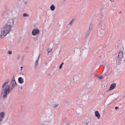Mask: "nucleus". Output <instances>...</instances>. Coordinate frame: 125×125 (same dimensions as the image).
<instances>
[{
    "mask_svg": "<svg viewBox=\"0 0 125 125\" xmlns=\"http://www.w3.org/2000/svg\"><path fill=\"white\" fill-rule=\"evenodd\" d=\"M8 83H9V79H7L2 86L1 94L2 95L3 98L4 99L7 98V95L9 94L12 91V90L15 88L17 85L14 76H13V78L10 81V86L8 85Z\"/></svg>",
    "mask_w": 125,
    "mask_h": 125,
    "instance_id": "obj_1",
    "label": "nucleus"
},
{
    "mask_svg": "<svg viewBox=\"0 0 125 125\" xmlns=\"http://www.w3.org/2000/svg\"><path fill=\"white\" fill-rule=\"evenodd\" d=\"M14 25V19L13 18H10L8 20L6 24H5L3 27L6 28V29H7L9 30V31H10L11 32V30H12V27Z\"/></svg>",
    "mask_w": 125,
    "mask_h": 125,
    "instance_id": "obj_2",
    "label": "nucleus"
},
{
    "mask_svg": "<svg viewBox=\"0 0 125 125\" xmlns=\"http://www.w3.org/2000/svg\"><path fill=\"white\" fill-rule=\"evenodd\" d=\"M10 32L9 30L3 26L0 31V39H4L8 34L10 33Z\"/></svg>",
    "mask_w": 125,
    "mask_h": 125,
    "instance_id": "obj_3",
    "label": "nucleus"
},
{
    "mask_svg": "<svg viewBox=\"0 0 125 125\" xmlns=\"http://www.w3.org/2000/svg\"><path fill=\"white\" fill-rule=\"evenodd\" d=\"M123 58H124V51H120L119 53L118 56V62L119 65L122 63V61Z\"/></svg>",
    "mask_w": 125,
    "mask_h": 125,
    "instance_id": "obj_4",
    "label": "nucleus"
},
{
    "mask_svg": "<svg viewBox=\"0 0 125 125\" xmlns=\"http://www.w3.org/2000/svg\"><path fill=\"white\" fill-rule=\"evenodd\" d=\"M40 31L38 28L33 29L32 31V36H37V35H39L40 33Z\"/></svg>",
    "mask_w": 125,
    "mask_h": 125,
    "instance_id": "obj_5",
    "label": "nucleus"
},
{
    "mask_svg": "<svg viewBox=\"0 0 125 125\" xmlns=\"http://www.w3.org/2000/svg\"><path fill=\"white\" fill-rule=\"evenodd\" d=\"M5 117V114L4 112H1L0 113V123H2L3 119Z\"/></svg>",
    "mask_w": 125,
    "mask_h": 125,
    "instance_id": "obj_6",
    "label": "nucleus"
},
{
    "mask_svg": "<svg viewBox=\"0 0 125 125\" xmlns=\"http://www.w3.org/2000/svg\"><path fill=\"white\" fill-rule=\"evenodd\" d=\"M39 60H40V55H39L37 60L35 62V69H38L39 66Z\"/></svg>",
    "mask_w": 125,
    "mask_h": 125,
    "instance_id": "obj_7",
    "label": "nucleus"
},
{
    "mask_svg": "<svg viewBox=\"0 0 125 125\" xmlns=\"http://www.w3.org/2000/svg\"><path fill=\"white\" fill-rule=\"evenodd\" d=\"M105 34V30L104 29H102L100 31L99 35L101 37V38H102L103 36Z\"/></svg>",
    "mask_w": 125,
    "mask_h": 125,
    "instance_id": "obj_8",
    "label": "nucleus"
},
{
    "mask_svg": "<svg viewBox=\"0 0 125 125\" xmlns=\"http://www.w3.org/2000/svg\"><path fill=\"white\" fill-rule=\"evenodd\" d=\"M117 86V84L115 83H113L110 85V87L109 88V90H113V89H114V88Z\"/></svg>",
    "mask_w": 125,
    "mask_h": 125,
    "instance_id": "obj_9",
    "label": "nucleus"
},
{
    "mask_svg": "<svg viewBox=\"0 0 125 125\" xmlns=\"http://www.w3.org/2000/svg\"><path fill=\"white\" fill-rule=\"evenodd\" d=\"M74 19H72L66 26V28H70L74 24Z\"/></svg>",
    "mask_w": 125,
    "mask_h": 125,
    "instance_id": "obj_10",
    "label": "nucleus"
},
{
    "mask_svg": "<svg viewBox=\"0 0 125 125\" xmlns=\"http://www.w3.org/2000/svg\"><path fill=\"white\" fill-rule=\"evenodd\" d=\"M59 106V103H54V104H53V107L54 109H57L58 108V106Z\"/></svg>",
    "mask_w": 125,
    "mask_h": 125,
    "instance_id": "obj_11",
    "label": "nucleus"
},
{
    "mask_svg": "<svg viewBox=\"0 0 125 125\" xmlns=\"http://www.w3.org/2000/svg\"><path fill=\"white\" fill-rule=\"evenodd\" d=\"M18 82L19 83L22 84V83H24V79L22 77H19L18 78Z\"/></svg>",
    "mask_w": 125,
    "mask_h": 125,
    "instance_id": "obj_12",
    "label": "nucleus"
},
{
    "mask_svg": "<svg viewBox=\"0 0 125 125\" xmlns=\"http://www.w3.org/2000/svg\"><path fill=\"white\" fill-rule=\"evenodd\" d=\"M95 116L98 118V119H100V114L99 113V111H96L95 112Z\"/></svg>",
    "mask_w": 125,
    "mask_h": 125,
    "instance_id": "obj_13",
    "label": "nucleus"
},
{
    "mask_svg": "<svg viewBox=\"0 0 125 125\" xmlns=\"http://www.w3.org/2000/svg\"><path fill=\"white\" fill-rule=\"evenodd\" d=\"M11 121V118H8L5 122L6 125H10V122Z\"/></svg>",
    "mask_w": 125,
    "mask_h": 125,
    "instance_id": "obj_14",
    "label": "nucleus"
},
{
    "mask_svg": "<svg viewBox=\"0 0 125 125\" xmlns=\"http://www.w3.org/2000/svg\"><path fill=\"white\" fill-rule=\"evenodd\" d=\"M90 33H91V31H90L89 30L87 31V32L85 34V38H88V37H89V35H90Z\"/></svg>",
    "mask_w": 125,
    "mask_h": 125,
    "instance_id": "obj_15",
    "label": "nucleus"
},
{
    "mask_svg": "<svg viewBox=\"0 0 125 125\" xmlns=\"http://www.w3.org/2000/svg\"><path fill=\"white\" fill-rule=\"evenodd\" d=\"M83 51H84V52H85V53H87V52H89V47H84V49L83 50Z\"/></svg>",
    "mask_w": 125,
    "mask_h": 125,
    "instance_id": "obj_16",
    "label": "nucleus"
},
{
    "mask_svg": "<svg viewBox=\"0 0 125 125\" xmlns=\"http://www.w3.org/2000/svg\"><path fill=\"white\" fill-rule=\"evenodd\" d=\"M50 8L52 11H54L55 10V6L54 4H52Z\"/></svg>",
    "mask_w": 125,
    "mask_h": 125,
    "instance_id": "obj_17",
    "label": "nucleus"
},
{
    "mask_svg": "<svg viewBox=\"0 0 125 125\" xmlns=\"http://www.w3.org/2000/svg\"><path fill=\"white\" fill-rule=\"evenodd\" d=\"M93 25H92V24H90L89 27H88V31H90V32H91V30H92V27H93Z\"/></svg>",
    "mask_w": 125,
    "mask_h": 125,
    "instance_id": "obj_18",
    "label": "nucleus"
},
{
    "mask_svg": "<svg viewBox=\"0 0 125 125\" xmlns=\"http://www.w3.org/2000/svg\"><path fill=\"white\" fill-rule=\"evenodd\" d=\"M28 16H29V14H28L24 13L23 14V17H28Z\"/></svg>",
    "mask_w": 125,
    "mask_h": 125,
    "instance_id": "obj_19",
    "label": "nucleus"
},
{
    "mask_svg": "<svg viewBox=\"0 0 125 125\" xmlns=\"http://www.w3.org/2000/svg\"><path fill=\"white\" fill-rule=\"evenodd\" d=\"M64 65V62H62L60 66V69H62V67H63V65Z\"/></svg>",
    "mask_w": 125,
    "mask_h": 125,
    "instance_id": "obj_20",
    "label": "nucleus"
},
{
    "mask_svg": "<svg viewBox=\"0 0 125 125\" xmlns=\"http://www.w3.org/2000/svg\"><path fill=\"white\" fill-rule=\"evenodd\" d=\"M77 78H78V76H75L73 78V80H74V82H77V81H78V79H77Z\"/></svg>",
    "mask_w": 125,
    "mask_h": 125,
    "instance_id": "obj_21",
    "label": "nucleus"
},
{
    "mask_svg": "<svg viewBox=\"0 0 125 125\" xmlns=\"http://www.w3.org/2000/svg\"><path fill=\"white\" fill-rule=\"evenodd\" d=\"M104 27H105V23H102L101 25V28H104Z\"/></svg>",
    "mask_w": 125,
    "mask_h": 125,
    "instance_id": "obj_22",
    "label": "nucleus"
},
{
    "mask_svg": "<svg viewBox=\"0 0 125 125\" xmlns=\"http://www.w3.org/2000/svg\"><path fill=\"white\" fill-rule=\"evenodd\" d=\"M101 11H103V10H105V7H102L100 9Z\"/></svg>",
    "mask_w": 125,
    "mask_h": 125,
    "instance_id": "obj_23",
    "label": "nucleus"
},
{
    "mask_svg": "<svg viewBox=\"0 0 125 125\" xmlns=\"http://www.w3.org/2000/svg\"><path fill=\"white\" fill-rule=\"evenodd\" d=\"M52 51V49H48V53H50Z\"/></svg>",
    "mask_w": 125,
    "mask_h": 125,
    "instance_id": "obj_24",
    "label": "nucleus"
},
{
    "mask_svg": "<svg viewBox=\"0 0 125 125\" xmlns=\"http://www.w3.org/2000/svg\"><path fill=\"white\" fill-rule=\"evenodd\" d=\"M66 104H67V105H70V102L68 101H65Z\"/></svg>",
    "mask_w": 125,
    "mask_h": 125,
    "instance_id": "obj_25",
    "label": "nucleus"
},
{
    "mask_svg": "<svg viewBox=\"0 0 125 125\" xmlns=\"http://www.w3.org/2000/svg\"><path fill=\"white\" fill-rule=\"evenodd\" d=\"M8 54L11 55V54H12V51H9L8 52Z\"/></svg>",
    "mask_w": 125,
    "mask_h": 125,
    "instance_id": "obj_26",
    "label": "nucleus"
},
{
    "mask_svg": "<svg viewBox=\"0 0 125 125\" xmlns=\"http://www.w3.org/2000/svg\"><path fill=\"white\" fill-rule=\"evenodd\" d=\"M99 78L100 79V80H102V79H103V76H101L99 77Z\"/></svg>",
    "mask_w": 125,
    "mask_h": 125,
    "instance_id": "obj_27",
    "label": "nucleus"
},
{
    "mask_svg": "<svg viewBox=\"0 0 125 125\" xmlns=\"http://www.w3.org/2000/svg\"><path fill=\"white\" fill-rule=\"evenodd\" d=\"M33 40H34V41L38 40V37H35V38H33Z\"/></svg>",
    "mask_w": 125,
    "mask_h": 125,
    "instance_id": "obj_28",
    "label": "nucleus"
},
{
    "mask_svg": "<svg viewBox=\"0 0 125 125\" xmlns=\"http://www.w3.org/2000/svg\"><path fill=\"white\" fill-rule=\"evenodd\" d=\"M17 59H18V60L20 59V55H18V56L17 57Z\"/></svg>",
    "mask_w": 125,
    "mask_h": 125,
    "instance_id": "obj_29",
    "label": "nucleus"
},
{
    "mask_svg": "<svg viewBox=\"0 0 125 125\" xmlns=\"http://www.w3.org/2000/svg\"><path fill=\"white\" fill-rule=\"evenodd\" d=\"M89 121L86 122V125H89Z\"/></svg>",
    "mask_w": 125,
    "mask_h": 125,
    "instance_id": "obj_30",
    "label": "nucleus"
},
{
    "mask_svg": "<svg viewBox=\"0 0 125 125\" xmlns=\"http://www.w3.org/2000/svg\"><path fill=\"white\" fill-rule=\"evenodd\" d=\"M21 61H24V57H22Z\"/></svg>",
    "mask_w": 125,
    "mask_h": 125,
    "instance_id": "obj_31",
    "label": "nucleus"
},
{
    "mask_svg": "<svg viewBox=\"0 0 125 125\" xmlns=\"http://www.w3.org/2000/svg\"><path fill=\"white\" fill-rule=\"evenodd\" d=\"M24 4L26 5L27 3H28V2L27 1H25L24 2Z\"/></svg>",
    "mask_w": 125,
    "mask_h": 125,
    "instance_id": "obj_32",
    "label": "nucleus"
},
{
    "mask_svg": "<svg viewBox=\"0 0 125 125\" xmlns=\"http://www.w3.org/2000/svg\"><path fill=\"white\" fill-rule=\"evenodd\" d=\"M118 109H119V107L118 106L115 107V109L116 110H118Z\"/></svg>",
    "mask_w": 125,
    "mask_h": 125,
    "instance_id": "obj_33",
    "label": "nucleus"
},
{
    "mask_svg": "<svg viewBox=\"0 0 125 125\" xmlns=\"http://www.w3.org/2000/svg\"><path fill=\"white\" fill-rule=\"evenodd\" d=\"M110 1H112V2H114V1H115V0H110Z\"/></svg>",
    "mask_w": 125,
    "mask_h": 125,
    "instance_id": "obj_34",
    "label": "nucleus"
},
{
    "mask_svg": "<svg viewBox=\"0 0 125 125\" xmlns=\"http://www.w3.org/2000/svg\"><path fill=\"white\" fill-rule=\"evenodd\" d=\"M22 69H23V66L21 67V71H22Z\"/></svg>",
    "mask_w": 125,
    "mask_h": 125,
    "instance_id": "obj_35",
    "label": "nucleus"
},
{
    "mask_svg": "<svg viewBox=\"0 0 125 125\" xmlns=\"http://www.w3.org/2000/svg\"><path fill=\"white\" fill-rule=\"evenodd\" d=\"M78 115H81V113H78Z\"/></svg>",
    "mask_w": 125,
    "mask_h": 125,
    "instance_id": "obj_36",
    "label": "nucleus"
},
{
    "mask_svg": "<svg viewBox=\"0 0 125 125\" xmlns=\"http://www.w3.org/2000/svg\"><path fill=\"white\" fill-rule=\"evenodd\" d=\"M88 99H89V98H90V97L89 96H88Z\"/></svg>",
    "mask_w": 125,
    "mask_h": 125,
    "instance_id": "obj_37",
    "label": "nucleus"
},
{
    "mask_svg": "<svg viewBox=\"0 0 125 125\" xmlns=\"http://www.w3.org/2000/svg\"><path fill=\"white\" fill-rule=\"evenodd\" d=\"M22 88H23V87H22L21 88V89H22Z\"/></svg>",
    "mask_w": 125,
    "mask_h": 125,
    "instance_id": "obj_38",
    "label": "nucleus"
},
{
    "mask_svg": "<svg viewBox=\"0 0 125 125\" xmlns=\"http://www.w3.org/2000/svg\"><path fill=\"white\" fill-rule=\"evenodd\" d=\"M63 0V1H66V0Z\"/></svg>",
    "mask_w": 125,
    "mask_h": 125,
    "instance_id": "obj_39",
    "label": "nucleus"
},
{
    "mask_svg": "<svg viewBox=\"0 0 125 125\" xmlns=\"http://www.w3.org/2000/svg\"><path fill=\"white\" fill-rule=\"evenodd\" d=\"M120 13H122V12H120Z\"/></svg>",
    "mask_w": 125,
    "mask_h": 125,
    "instance_id": "obj_40",
    "label": "nucleus"
},
{
    "mask_svg": "<svg viewBox=\"0 0 125 125\" xmlns=\"http://www.w3.org/2000/svg\"><path fill=\"white\" fill-rule=\"evenodd\" d=\"M113 101H114V100H113V101H112V102H113Z\"/></svg>",
    "mask_w": 125,
    "mask_h": 125,
    "instance_id": "obj_41",
    "label": "nucleus"
},
{
    "mask_svg": "<svg viewBox=\"0 0 125 125\" xmlns=\"http://www.w3.org/2000/svg\"><path fill=\"white\" fill-rule=\"evenodd\" d=\"M105 76H106V74H105Z\"/></svg>",
    "mask_w": 125,
    "mask_h": 125,
    "instance_id": "obj_42",
    "label": "nucleus"
}]
</instances>
